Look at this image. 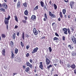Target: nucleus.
<instances>
[{"label":"nucleus","instance_id":"f257e3e1","mask_svg":"<svg viewBox=\"0 0 76 76\" xmlns=\"http://www.w3.org/2000/svg\"><path fill=\"white\" fill-rule=\"evenodd\" d=\"M67 31L68 29L66 28H64L62 29V31L64 32V34L65 35H67L68 34Z\"/></svg>","mask_w":76,"mask_h":76},{"label":"nucleus","instance_id":"f03ea898","mask_svg":"<svg viewBox=\"0 0 76 76\" xmlns=\"http://www.w3.org/2000/svg\"><path fill=\"white\" fill-rule=\"evenodd\" d=\"M49 15L50 16H51L53 18H56V16L54 14H52L51 12L49 11Z\"/></svg>","mask_w":76,"mask_h":76},{"label":"nucleus","instance_id":"7ed1b4c3","mask_svg":"<svg viewBox=\"0 0 76 76\" xmlns=\"http://www.w3.org/2000/svg\"><path fill=\"white\" fill-rule=\"evenodd\" d=\"M74 4H75V2H74L73 1H72L70 2L69 5L71 9H73V7L74 6Z\"/></svg>","mask_w":76,"mask_h":76},{"label":"nucleus","instance_id":"20e7f679","mask_svg":"<svg viewBox=\"0 0 76 76\" xmlns=\"http://www.w3.org/2000/svg\"><path fill=\"white\" fill-rule=\"evenodd\" d=\"M38 50V47H36L33 50L32 52V53L34 54V53H37Z\"/></svg>","mask_w":76,"mask_h":76},{"label":"nucleus","instance_id":"39448f33","mask_svg":"<svg viewBox=\"0 0 76 76\" xmlns=\"http://www.w3.org/2000/svg\"><path fill=\"white\" fill-rule=\"evenodd\" d=\"M26 66H28L29 67H30V68H31V69H32V65L31 64L29 63V62H26Z\"/></svg>","mask_w":76,"mask_h":76},{"label":"nucleus","instance_id":"423d86ee","mask_svg":"<svg viewBox=\"0 0 76 76\" xmlns=\"http://www.w3.org/2000/svg\"><path fill=\"white\" fill-rule=\"evenodd\" d=\"M33 33L35 35H37L38 34V31L36 30L35 28H34L33 29Z\"/></svg>","mask_w":76,"mask_h":76},{"label":"nucleus","instance_id":"0eeeda50","mask_svg":"<svg viewBox=\"0 0 76 76\" xmlns=\"http://www.w3.org/2000/svg\"><path fill=\"white\" fill-rule=\"evenodd\" d=\"M50 60L48 58H47L45 60V62L47 65H49V64H50Z\"/></svg>","mask_w":76,"mask_h":76},{"label":"nucleus","instance_id":"6e6552de","mask_svg":"<svg viewBox=\"0 0 76 76\" xmlns=\"http://www.w3.org/2000/svg\"><path fill=\"white\" fill-rule=\"evenodd\" d=\"M30 19L31 20H32L33 21H34V20L36 19V16L35 15H32Z\"/></svg>","mask_w":76,"mask_h":76},{"label":"nucleus","instance_id":"1a4fd4ad","mask_svg":"<svg viewBox=\"0 0 76 76\" xmlns=\"http://www.w3.org/2000/svg\"><path fill=\"white\" fill-rule=\"evenodd\" d=\"M40 65H39V67L42 70H43V65H42V62H40Z\"/></svg>","mask_w":76,"mask_h":76},{"label":"nucleus","instance_id":"9d476101","mask_svg":"<svg viewBox=\"0 0 76 76\" xmlns=\"http://www.w3.org/2000/svg\"><path fill=\"white\" fill-rule=\"evenodd\" d=\"M9 44L10 46H11V47L12 48L13 47V45H14V43L13 42V41H11L10 42V43Z\"/></svg>","mask_w":76,"mask_h":76},{"label":"nucleus","instance_id":"9b49d317","mask_svg":"<svg viewBox=\"0 0 76 76\" xmlns=\"http://www.w3.org/2000/svg\"><path fill=\"white\" fill-rule=\"evenodd\" d=\"M5 49H3L2 51V54L3 56H5V53H6Z\"/></svg>","mask_w":76,"mask_h":76},{"label":"nucleus","instance_id":"f8f14e48","mask_svg":"<svg viewBox=\"0 0 76 76\" xmlns=\"http://www.w3.org/2000/svg\"><path fill=\"white\" fill-rule=\"evenodd\" d=\"M17 7L19 8L20 7V2L18 1L17 4Z\"/></svg>","mask_w":76,"mask_h":76},{"label":"nucleus","instance_id":"ddd939ff","mask_svg":"<svg viewBox=\"0 0 76 76\" xmlns=\"http://www.w3.org/2000/svg\"><path fill=\"white\" fill-rule=\"evenodd\" d=\"M40 4L42 7H44V3L42 1H40Z\"/></svg>","mask_w":76,"mask_h":76},{"label":"nucleus","instance_id":"4468645a","mask_svg":"<svg viewBox=\"0 0 76 76\" xmlns=\"http://www.w3.org/2000/svg\"><path fill=\"white\" fill-rule=\"evenodd\" d=\"M15 57V54L13 53V51H11V58H14Z\"/></svg>","mask_w":76,"mask_h":76},{"label":"nucleus","instance_id":"2eb2a0df","mask_svg":"<svg viewBox=\"0 0 76 76\" xmlns=\"http://www.w3.org/2000/svg\"><path fill=\"white\" fill-rule=\"evenodd\" d=\"M71 67L72 69H76V66L75 64H72L71 66Z\"/></svg>","mask_w":76,"mask_h":76},{"label":"nucleus","instance_id":"dca6fc26","mask_svg":"<svg viewBox=\"0 0 76 76\" xmlns=\"http://www.w3.org/2000/svg\"><path fill=\"white\" fill-rule=\"evenodd\" d=\"M2 6L4 7L5 9H7V5L5 3L3 4Z\"/></svg>","mask_w":76,"mask_h":76},{"label":"nucleus","instance_id":"f3484780","mask_svg":"<svg viewBox=\"0 0 76 76\" xmlns=\"http://www.w3.org/2000/svg\"><path fill=\"white\" fill-rule=\"evenodd\" d=\"M16 38V34L15 33H14L12 35V38L13 39H15V38Z\"/></svg>","mask_w":76,"mask_h":76},{"label":"nucleus","instance_id":"a211bd4d","mask_svg":"<svg viewBox=\"0 0 76 76\" xmlns=\"http://www.w3.org/2000/svg\"><path fill=\"white\" fill-rule=\"evenodd\" d=\"M24 13L25 15L27 16V15H28V10H26L24 11Z\"/></svg>","mask_w":76,"mask_h":76},{"label":"nucleus","instance_id":"6ab92c4d","mask_svg":"<svg viewBox=\"0 0 76 76\" xmlns=\"http://www.w3.org/2000/svg\"><path fill=\"white\" fill-rule=\"evenodd\" d=\"M15 53L16 54H17L18 53V49L17 48H15Z\"/></svg>","mask_w":76,"mask_h":76},{"label":"nucleus","instance_id":"aec40b11","mask_svg":"<svg viewBox=\"0 0 76 76\" xmlns=\"http://www.w3.org/2000/svg\"><path fill=\"white\" fill-rule=\"evenodd\" d=\"M38 6L37 5L35 7H34V9L33 10V11H35V10H38Z\"/></svg>","mask_w":76,"mask_h":76},{"label":"nucleus","instance_id":"412c9836","mask_svg":"<svg viewBox=\"0 0 76 76\" xmlns=\"http://www.w3.org/2000/svg\"><path fill=\"white\" fill-rule=\"evenodd\" d=\"M59 15L60 17L61 18V19H62L63 18V14H62V12H61L60 11L59 13Z\"/></svg>","mask_w":76,"mask_h":76},{"label":"nucleus","instance_id":"4be33fe9","mask_svg":"<svg viewBox=\"0 0 76 76\" xmlns=\"http://www.w3.org/2000/svg\"><path fill=\"white\" fill-rule=\"evenodd\" d=\"M4 22L5 25H8L9 24V20H4Z\"/></svg>","mask_w":76,"mask_h":76},{"label":"nucleus","instance_id":"5701e85b","mask_svg":"<svg viewBox=\"0 0 76 76\" xmlns=\"http://www.w3.org/2000/svg\"><path fill=\"white\" fill-rule=\"evenodd\" d=\"M1 37L2 38H6V34H1Z\"/></svg>","mask_w":76,"mask_h":76},{"label":"nucleus","instance_id":"b1692460","mask_svg":"<svg viewBox=\"0 0 76 76\" xmlns=\"http://www.w3.org/2000/svg\"><path fill=\"white\" fill-rule=\"evenodd\" d=\"M68 48H69L70 49H71V50H73V47H72L71 46V45H69L68 46Z\"/></svg>","mask_w":76,"mask_h":76},{"label":"nucleus","instance_id":"393cba45","mask_svg":"<svg viewBox=\"0 0 76 76\" xmlns=\"http://www.w3.org/2000/svg\"><path fill=\"white\" fill-rule=\"evenodd\" d=\"M10 18V15H9L7 18H6V17L5 18V20H9Z\"/></svg>","mask_w":76,"mask_h":76},{"label":"nucleus","instance_id":"a878e982","mask_svg":"<svg viewBox=\"0 0 76 76\" xmlns=\"http://www.w3.org/2000/svg\"><path fill=\"white\" fill-rule=\"evenodd\" d=\"M29 67H28L25 70V71L26 72H29Z\"/></svg>","mask_w":76,"mask_h":76},{"label":"nucleus","instance_id":"bb28decb","mask_svg":"<svg viewBox=\"0 0 76 76\" xmlns=\"http://www.w3.org/2000/svg\"><path fill=\"white\" fill-rule=\"evenodd\" d=\"M54 7L55 10H56V9H57V5H56L55 4H54Z\"/></svg>","mask_w":76,"mask_h":76},{"label":"nucleus","instance_id":"cd10ccee","mask_svg":"<svg viewBox=\"0 0 76 76\" xmlns=\"http://www.w3.org/2000/svg\"><path fill=\"white\" fill-rule=\"evenodd\" d=\"M62 12L64 15H65L66 12V10L65 9H64L62 10Z\"/></svg>","mask_w":76,"mask_h":76},{"label":"nucleus","instance_id":"c85d7f7f","mask_svg":"<svg viewBox=\"0 0 76 76\" xmlns=\"http://www.w3.org/2000/svg\"><path fill=\"white\" fill-rule=\"evenodd\" d=\"M22 37L23 40H25V34L23 32Z\"/></svg>","mask_w":76,"mask_h":76},{"label":"nucleus","instance_id":"c756f323","mask_svg":"<svg viewBox=\"0 0 76 76\" xmlns=\"http://www.w3.org/2000/svg\"><path fill=\"white\" fill-rule=\"evenodd\" d=\"M15 20H16V21L17 22H18V18L17 17V16H16V15L15 16Z\"/></svg>","mask_w":76,"mask_h":76},{"label":"nucleus","instance_id":"7c9ffc66","mask_svg":"<svg viewBox=\"0 0 76 76\" xmlns=\"http://www.w3.org/2000/svg\"><path fill=\"white\" fill-rule=\"evenodd\" d=\"M58 38L56 37H55L53 38V41H56L57 40H58Z\"/></svg>","mask_w":76,"mask_h":76},{"label":"nucleus","instance_id":"2f4dec72","mask_svg":"<svg viewBox=\"0 0 76 76\" xmlns=\"http://www.w3.org/2000/svg\"><path fill=\"white\" fill-rule=\"evenodd\" d=\"M23 5L25 7H27V4L26 3V2H25V3L23 4Z\"/></svg>","mask_w":76,"mask_h":76},{"label":"nucleus","instance_id":"473e14b6","mask_svg":"<svg viewBox=\"0 0 76 76\" xmlns=\"http://www.w3.org/2000/svg\"><path fill=\"white\" fill-rule=\"evenodd\" d=\"M68 32L69 35H70V34H71V31H70V29H69V28H68Z\"/></svg>","mask_w":76,"mask_h":76},{"label":"nucleus","instance_id":"72a5a7b5","mask_svg":"<svg viewBox=\"0 0 76 76\" xmlns=\"http://www.w3.org/2000/svg\"><path fill=\"white\" fill-rule=\"evenodd\" d=\"M50 67H52V65L51 64L47 66V69L48 70H50Z\"/></svg>","mask_w":76,"mask_h":76},{"label":"nucleus","instance_id":"f704fd0d","mask_svg":"<svg viewBox=\"0 0 76 76\" xmlns=\"http://www.w3.org/2000/svg\"><path fill=\"white\" fill-rule=\"evenodd\" d=\"M0 10H2V11H3L4 12H6L5 10L3 8H0Z\"/></svg>","mask_w":76,"mask_h":76},{"label":"nucleus","instance_id":"c9c22d12","mask_svg":"<svg viewBox=\"0 0 76 76\" xmlns=\"http://www.w3.org/2000/svg\"><path fill=\"white\" fill-rule=\"evenodd\" d=\"M71 30L73 32L74 31V30H75V27L73 26H72L71 27Z\"/></svg>","mask_w":76,"mask_h":76},{"label":"nucleus","instance_id":"e433bc0d","mask_svg":"<svg viewBox=\"0 0 76 76\" xmlns=\"http://www.w3.org/2000/svg\"><path fill=\"white\" fill-rule=\"evenodd\" d=\"M20 43V45L21 47H23L24 46V44H23L22 42H21Z\"/></svg>","mask_w":76,"mask_h":76},{"label":"nucleus","instance_id":"4c0bfd02","mask_svg":"<svg viewBox=\"0 0 76 76\" xmlns=\"http://www.w3.org/2000/svg\"><path fill=\"white\" fill-rule=\"evenodd\" d=\"M72 56H76V52H75V53H73L72 54Z\"/></svg>","mask_w":76,"mask_h":76},{"label":"nucleus","instance_id":"58836bf2","mask_svg":"<svg viewBox=\"0 0 76 76\" xmlns=\"http://www.w3.org/2000/svg\"><path fill=\"white\" fill-rule=\"evenodd\" d=\"M45 18L46 19H48V18H47V14L46 13H45Z\"/></svg>","mask_w":76,"mask_h":76},{"label":"nucleus","instance_id":"ea45409f","mask_svg":"<svg viewBox=\"0 0 76 76\" xmlns=\"http://www.w3.org/2000/svg\"><path fill=\"white\" fill-rule=\"evenodd\" d=\"M23 18H24L25 20H27L28 19V17L26 16L25 17V16H23Z\"/></svg>","mask_w":76,"mask_h":76},{"label":"nucleus","instance_id":"a19ab883","mask_svg":"<svg viewBox=\"0 0 76 76\" xmlns=\"http://www.w3.org/2000/svg\"><path fill=\"white\" fill-rule=\"evenodd\" d=\"M49 51L51 53V52L52 51V49H51V47H49Z\"/></svg>","mask_w":76,"mask_h":76},{"label":"nucleus","instance_id":"79ce46f5","mask_svg":"<svg viewBox=\"0 0 76 76\" xmlns=\"http://www.w3.org/2000/svg\"><path fill=\"white\" fill-rule=\"evenodd\" d=\"M30 47V46L29 45L27 46H26V49H27V50H28V49H29V47Z\"/></svg>","mask_w":76,"mask_h":76},{"label":"nucleus","instance_id":"37998d69","mask_svg":"<svg viewBox=\"0 0 76 76\" xmlns=\"http://www.w3.org/2000/svg\"><path fill=\"white\" fill-rule=\"evenodd\" d=\"M22 22H23L24 23H26V20H23Z\"/></svg>","mask_w":76,"mask_h":76},{"label":"nucleus","instance_id":"c03bdc74","mask_svg":"<svg viewBox=\"0 0 76 76\" xmlns=\"http://www.w3.org/2000/svg\"><path fill=\"white\" fill-rule=\"evenodd\" d=\"M26 36L27 38H29V35H28V34H26Z\"/></svg>","mask_w":76,"mask_h":76},{"label":"nucleus","instance_id":"a18cd8bd","mask_svg":"<svg viewBox=\"0 0 76 76\" xmlns=\"http://www.w3.org/2000/svg\"><path fill=\"white\" fill-rule=\"evenodd\" d=\"M66 0H64V2H65L66 3H69V0H66Z\"/></svg>","mask_w":76,"mask_h":76},{"label":"nucleus","instance_id":"49530a36","mask_svg":"<svg viewBox=\"0 0 76 76\" xmlns=\"http://www.w3.org/2000/svg\"><path fill=\"white\" fill-rule=\"evenodd\" d=\"M55 35L57 37H59V35L57 33H55Z\"/></svg>","mask_w":76,"mask_h":76},{"label":"nucleus","instance_id":"de8ad7c7","mask_svg":"<svg viewBox=\"0 0 76 76\" xmlns=\"http://www.w3.org/2000/svg\"><path fill=\"white\" fill-rule=\"evenodd\" d=\"M62 39L63 41H65V37L64 36L63 37Z\"/></svg>","mask_w":76,"mask_h":76},{"label":"nucleus","instance_id":"09e8293b","mask_svg":"<svg viewBox=\"0 0 76 76\" xmlns=\"http://www.w3.org/2000/svg\"><path fill=\"white\" fill-rule=\"evenodd\" d=\"M29 53H27L26 54V57H29Z\"/></svg>","mask_w":76,"mask_h":76},{"label":"nucleus","instance_id":"8fccbe9b","mask_svg":"<svg viewBox=\"0 0 76 76\" xmlns=\"http://www.w3.org/2000/svg\"><path fill=\"white\" fill-rule=\"evenodd\" d=\"M30 62L31 63H32V61H33V60H32V59H30Z\"/></svg>","mask_w":76,"mask_h":76},{"label":"nucleus","instance_id":"3c124183","mask_svg":"<svg viewBox=\"0 0 76 76\" xmlns=\"http://www.w3.org/2000/svg\"><path fill=\"white\" fill-rule=\"evenodd\" d=\"M67 67H71V66H70V65H69V64H67Z\"/></svg>","mask_w":76,"mask_h":76},{"label":"nucleus","instance_id":"603ef678","mask_svg":"<svg viewBox=\"0 0 76 76\" xmlns=\"http://www.w3.org/2000/svg\"><path fill=\"white\" fill-rule=\"evenodd\" d=\"M54 25H55V23H52V26H54Z\"/></svg>","mask_w":76,"mask_h":76},{"label":"nucleus","instance_id":"864d4df0","mask_svg":"<svg viewBox=\"0 0 76 76\" xmlns=\"http://www.w3.org/2000/svg\"><path fill=\"white\" fill-rule=\"evenodd\" d=\"M18 28V26H15V29H17Z\"/></svg>","mask_w":76,"mask_h":76},{"label":"nucleus","instance_id":"5fc2aeb1","mask_svg":"<svg viewBox=\"0 0 76 76\" xmlns=\"http://www.w3.org/2000/svg\"><path fill=\"white\" fill-rule=\"evenodd\" d=\"M17 36H19V32H18L17 34Z\"/></svg>","mask_w":76,"mask_h":76},{"label":"nucleus","instance_id":"6e6d98bb","mask_svg":"<svg viewBox=\"0 0 76 76\" xmlns=\"http://www.w3.org/2000/svg\"><path fill=\"white\" fill-rule=\"evenodd\" d=\"M58 21H61V19L60 18H58Z\"/></svg>","mask_w":76,"mask_h":76},{"label":"nucleus","instance_id":"4d7b16f0","mask_svg":"<svg viewBox=\"0 0 76 76\" xmlns=\"http://www.w3.org/2000/svg\"><path fill=\"white\" fill-rule=\"evenodd\" d=\"M6 28H7V30H8V25H7L6 26Z\"/></svg>","mask_w":76,"mask_h":76},{"label":"nucleus","instance_id":"13d9d810","mask_svg":"<svg viewBox=\"0 0 76 76\" xmlns=\"http://www.w3.org/2000/svg\"><path fill=\"white\" fill-rule=\"evenodd\" d=\"M43 20H44V21H46L47 20H46V18H43Z\"/></svg>","mask_w":76,"mask_h":76},{"label":"nucleus","instance_id":"bf43d9fd","mask_svg":"<svg viewBox=\"0 0 76 76\" xmlns=\"http://www.w3.org/2000/svg\"><path fill=\"white\" fill-rule=\"evenodd\" d=\"M64 18H67V15H64Z\"/></svg>","mask_w":76,"mask_h":76},{"label":"nucleus","instance_id":"052dcab7","mask_svg":"<svg viewBox=\"0 0 76 76\" xmlns=\"http://www.w3.org/2000/svg\"><path fill=\"white\" fill-rule=\"evenodd\" d=\"M74 73H75V74H76V69L74 70Z\"/></svg>","mask_w":76,"mask_h":76},{"label":"nucleus","instance_id":"680f3d73","mask_svg":"<svg viewBox=\"0 0 76 76\" xmlns=\"http://www.w3.org/2000/svg\"><path fill=\"white\" fill-rule=\"evenodd\" d=\"M34 73H36V72H37V70H36V69H34Z\"/></svg>","mask_w":76,"mask_h":76},{"label":"nucleus","instance_id":"e2e57ef3","mask_svg":"<svg viewBox=\"0 0 76 76\" xmlns=\"http://www.w3.org/2000/svg\"><path fill=\"white\" fill-rule=\"evenodd\" d=\"M52 3V2H51V1H49V4H51V3Z\"/></svg>","mask_w":76,"mask_h":76},{"label":"nucleus","instance_id":"0e129e2a","mask_svg":"<svg viewBox=\"0 0 76 76\" xmlns=\"http://www.w3.org/2000/svg\"><path fill=\"white\" fill-rule=\"evenodd\" d=\"M23 68L24 69H25V67H26V66H23Z\"/></svg>","mask_w":76,"mask_h":76},{"label":"nucleus","instance_id":"69168bd1","mask_svg":"<svg viewBox=\"0 0 76 76\" xmlns=\"http://www.w3.org/2000/svg\"><path fill=\"white\" fill-rule=\"evenodd\" d=\"M3 5H2L0 3V7H1Z\"/></svg>","mask_w":76,"mask_h":76},{"label":"nucleus","instance_id":"338daca9","mask_svg":"<svg viewBox=\"0 0 76 76\" xmlns=\"http://www.w3.org/2000/svg\"><path fill=\"white\" fill-rule=\"evenodd\" d=\"M44 9H47V8H46V5H45L44 6Z\"/></svg>","mask_w":76,"mask_h":76},{"label":"nucleus","instance_id":"774afa93","mask_svg":"<svg viewBox=\"0 0 76 76\" xmlns=\"http://www.w3.org/2000/svg\"><path fill=\"white\" fill-rule=\"evenodd\" d=\"M35 76H38V74H35Z\"/></svg>","mask_w":76,"mask_h":76}]
</instances>
